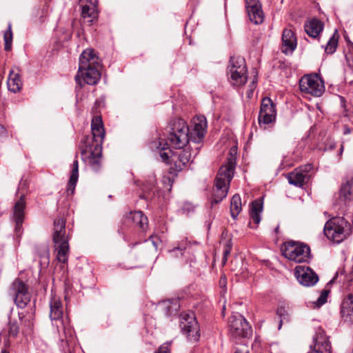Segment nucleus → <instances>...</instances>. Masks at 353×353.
<instances>
[{
    "label": "nucleus",
    "instance_id": "nucleus-5",
    "mask_svg": "<svg viewBox=\"0 0 353 353\" xmlns=\"http://www.w3.org/2000/svg\"><path fill=\"white\" fill-rule=\"evenodd\" d=\"M167 140L170 146L175 149L183 148L190 140L189 126L182 119L170 121L167 128Z\"/></svg>",
    "mask_w": 353,
    "mask_h": 353
},
{
    "label": "nucleus",
    "instance_id": "nucleus-47",
    "mask_svg": "<svg viewBox=\"0 0 353 353\" xmlns=\"http://www.w3.org/2000/svg\"><path fill=\"white\" fill-rule=\"evenodd\" d=\"M226 284V279L225 278H221V280H220V285L221 286H225Z\"/></svg>",
    "mask_w": 353,
    "mask_h": 353
},
{
    "label": "nucleus",
    "instance_id": "nucleus-9",
    "mask_svg": "<svg viewBox=\"0 0 353 353\" xmlns=\"http://www.w3.org/2000/svg\"><path fill=\"white\" fill-rule=\"evenodd\" d=\"M251 333L252 328L244 316L238 313L230 316L229 334L232 340L238 343L239 340L248 337Z\"/></svg>",
    "mask_w": 353,
    "mask_h": 353
},
{
    "label": "nucleus",
    "instance_id": "nucleus-14",
    "mask_svg": "<svg viewBox=\"0 0 353 353\" xmlns=\"http://www.w3.org/2000/svg\"><path fill=\"white\" fill-rule=\"evenodd\" d=\"M208 123L205 117L199 115L194 117L189 127L190 141L194 143H201L207 132Z\"/></svg>",
    "mask_w": 353,
    "mask_h": 353
},
{
    "label": "nucleus",
    "instance_id": "nucleus-1",
    "mask_svg": "<svg viewBox=\"0 0 353 353\" xmlns=\"http://www.w3.org/2000/svg\"><path fill=\"white\" fill-rule=\"evenodd\" d=\"M100 69L101 64L94 50H83L79 57V70L75 77L77 83L80 86L85 83L95 85L101 78Z\"/></svg>",
    "mask_w": 353,
    "mask_h": 353
},
{
    "label": "nucleus",
    "instance_id": "nucleus-8",
    "mask_svg": "<svg viewBox=\"0 0 353 353\" xmlns=\"http://www.w3.org/2000/svg\"><path fill=\"white\" fill-rule=\"evenodd\" d=\"M282 252L286 259L295 263H305L310 258L309 246L301 242L294 241L285 242Z\"/></svg>",
    "mask_w": 353,
    "mask_h": 353
},
{
    "label": "nucleus",
    "instance_id": "nucleus-4",
    "mask_svg": "<svg viewBox=\"0 0 353 353\" xmlns=\"http://www.w3.org/2000/svg\"><path fill=\"white\" fill-rule=\"evenodd\" d=\"M70 237L66 234L65 221L61 217H57L54 221V232L52 241L57 260L62 263H66L70 253Z\"/></svg>",
    "mask_w": 353,
    "mask_h": 353
},
{
    "label": "nucleus",
    "instance_id": "nucleus-23",
    "mask_svg": "<svg viewBox=\"0 0 353 353\" xmlns=\"http://www.w3.org/2000/svg\"><path fill=\"white\" fill-rule=\"evenodd\" d=\"M191 159V153L188 150H184L179 152L172 153L171 155V163L174 164L176 171L182 170Z\"/></svg>",
    "mask_w": 353,
    "mask_h": 353
},
{
    "label": "nucleus",
    "instance_id": "nucleus-49",
    "mask_svg": "<svg viewBox=\"0 0 353 353\" xmlns=\"http://www.w3.org/2000/svg\"><path fill=\"white\" fill-rule=\"evenodd\" d=\"M343 150V145H341V149H340V150H341V153L342 152Z\"/></svg>",
    "mask_w": 353,
    "mask_h": 353
},
{
    "label": "nucleus",
    "instance_id": "nucleus-50",
    "mask_svg": "<svg viewBox=\"0 0 353 353\" xmlns=\"http://www.w3.org/2000/svg\"><path fill=\"white\" fill-rule=\"evenodd\" d=\"M228 251H225V257L226 256V255L228 254Z\"/></svg>",
    "mask_w": 353,
    "mask_h": 353
},
{
    "label": "nucleus",
    "instance_id": "nucleus-16",
    "mask_svg": "<svg viewBox=\"0 0 353 353\" xmlns=\"http://www.w3.org/2000/svg\"><path fill=\"white\" fill-rule=\"evenodd\" d=\"M102 144L87 143L85 148L82 150V154L90 153L88 163L92 169L97 172L101 168V157L102 152Z\"/></svg>",
    "mask_w": 353,
    "mask_h": 353
},
{
    "label": "nucleus",
    "instance_id": "nucleus-2",
    "mask_svg": "<svg viewBox=\"0 0 353 353\" xmlns=\"http://www.w3.org/2000/svg\"><path fill=\"white\" fill-rule=\"evenodd\" d=\"M50 318L53 325H56L58 331H63L64 339L63 341L70 345L75 342L74 332L70 325V319L68 316H64V307L60 296L52 292L50 299Z\"/></svg>",
    "mask_w": 353,
    "mask_h": 353
},
{
    "label": "nucleus",
    "instance_id": "nucleus-29",
    "mask_svg": "<svg viewBox=\"0 0 353 353\" xmlns=\"http://www.w3.org/2000/svg\"><path fill=\"white\" fill-rule=\"evenodd\" d=\"M263 210V203L260 200H255L252 203L250 210V216L255 224L261 221V213Z\"/></svg>",
    "mask_w": 353,
    "mask_h": 353
},
{
    "label": "nucleus",
    "instance_id": "nucleus-26",
    "mask_svg": "<svg viewBox=\"0 0 353 353\" xmlns=\"http://www.w3.org/2000/svg\"><path fill=\"white\" fill-rule=\"evenodd\" d=\"M304 28L308 36L316 38L323 30V23L317 19H312L305 23Z\"/></svg>",
    "mask_w": 353,
    "mask_h": 353
},
{
    "label": "nucleus",
    "instance_id": "nucleus-19",
    "mask_svg": "<svg viewBox=\"0 0 353 353\" xmlns=\"http://www.w3.org/2000/svg\"><path fill=\"white\" fill-rule=\"evenodd\" d=\"M311 350L321 351L330 353L331 345L327 337L325 334V332L319 327L313 336V345H311Z\"/></svg>",
    "mask_w": 353,
    "mask_h": 353
},
{
    "label": "nucleus",
    "instance_id": "nucleus-45",
    "mask_svg": "<svg viewBox=\"0 0 353 353\" xmlns=\"http://www.w3.org/2000/svg\"><path fill=\"white\" fill-rule=\"evenodd\" d=\"M154 187V182L152 181L151 185H150V186L149 188H146V187L144 188V190H145V191H151Z\"/></svg>",
    "mask_w": 353,
    "mask_h": 353
},
{
    "label": "nucleus",
    "instance_id": "nucleus-43",
    "mask_svg": "<svg viewBox=\"0 0 353 353\" xmlns=\"http://www.w3.org/2000/svg\"><path fill=\"white\" fill-rule=\"evenodd\" d=\"M41 257L43 259L46 260L47 262H48L49 251H48V250L46 248H44L43 253L42 256H41Z\"/></svg>",
    "mask_w": 353,
    "mask_h": 353
},
{
    "label": "nucleus",
    "instance_id": "nucleus-39",
    "mask_svg": "<svg viewBox=\"0 0 353 353\" xmlns=\"http://www.w3.org/2000/svg\"><path fill=\"white\" fill-rule=\"evenodd\" d=\"M245 4L247 12H248L249 10L250 9L253 10L254 8H256L258 6H261L259 0H245Z\"/></svg>",
    "mask_w": 353,
    "mask_h": 353
},
{
    "label": "nucleus",
    "instance_id": "nucleus-17",
    "mask_svg": "<svg viewBox=\"0 0 353 353\" xmlns=\"http://www.w3.org/2000/svg\"><path fill=\"white\" fill-rule=\"evenodd\" d=\"M92 133V137L90 138L87 137L85 138L84 141L85 143H90L91 141L92 143L94 144H102L104 137H105V131L103 127L102 119L101 117L96 116L92 120L91 123Z\"/></svg>",
    "mask_w": 353,
    "mask_h": 353
},
{
    "label": "nucleus",
    "instance_id": "nucleus-11",
    "mask_svg": "<svg viewBox=\"0 0 353 353\" xmlns=\"http://www.w3.org/2000/svg\"><path fill=\"white\" fill-rule=\"evenodd\" d=\"M299 88L302 92L314 97H320L324 92V85L317 75H305L299 81Z\"/></svg>",
    "mask_w": 353,
    "mask_h": 353
},
{
    "label": "nucleus",
    "instance_id": "nucleus-15",
    "mask_svg": "<svg viewBox=\"0 0 353 353\" xmlns=\"http://www.w3.org/2000/svg\"><path fill=\"white\" fill-rule=\"evenodd\" d=\"M294 274L298 281L304 286H312L319 281L317 274L307 266H296Z\"/></svg>",
    "mask_w": 353,
    "mask_h": 353
},
{
    "label": "nucleus",
    "instance_id": "nucleus-10",
    "mask_svg": "<svg viewBox=\"0 0 353 353\" xmlns=\"http://www.w3.org/2000/svg\"><path fill=\"white\" fill-rule=\"evenodd\" d=\"M180 327L183 334L191 341H198L200 338L199 325L192 312L182 314Z\"/></svg>",
    "mask_w": 353,
    "mask_h": 353
},
{
    "label": "nucleus",
    "instance_id": "nucleus-34",
    "mask_svg": "<svg viewBox=\"0 0 353 353\" xmlns=\"http://www.w3.org/2000/svg\"><path fill=\"white\" fill-rule=\"evenodd\" d=\"M339 38V36L338 34L337 30H335L334 34L327 42V44L325 46H323V48H325V52L327 54H333L336 51L338 46Z\"/></svg>",
    "mask_w": 353,
    "mask_h": 353
},
{
    "label": "nucleus",
    "instance_id": "nucleus-31",
    "mask_svg": "<svg viewBox=\"0 0 353 353\" xmlns=\"http://www.w3.org/2000/svg\"><path fill=\"white\" fill-rule=\"evenodd\" d=\"M340 198L345 201H353V181H347L341 186Z\"/></svg>",
    "mask_w": 353,
    "mask_h": 353
},
{
    "label": "nucleus",
    "instance_id": "nucleus-13",
    "mask_svg": "<svg viewBox=\"0 0 353 353\" xmlns=\"http://www.w3.org/2000/svg\"><path fill=\"white\" fill-rule=\"evenodd\" d=\"M276 110L275 104L268 97L262 99L261 109L259 114V123L261 126L270 125L275 122Z\"/></svg>",
    "mask_w": 353,
    "mask_h": 353
},
{
    "label": "nucleus",
    "instance_id": "nucleus-37",
    "mask_svg": "<svg viewBox=\"0 0 353 353\" xmlns=\"http://www.w3.org/2000/svg\"><path fill=\"white\" fill-rule=\"evenodd\" d=\"M329 291L323 290L321 291V294L316 301L309 302L307 306L315 309L319 308L327 302Z\"/></svg>",
    "mask_w": 353,
    "mask_h": 353
},
{
    "label": "nucleus",
    "instance_id": "nucleus-3",
    "mask_svg": "<svg viewBox=\"0 0 353 353\" xmlns=\"http://www.w3.org/2000/svg\"><path fill=\"white\" fill-rule=\"evenodd\" d=\"M235 167L236 157L230 152L227 162L220 168L216 177L212 193V203H218L226 197Z\"/></svg>",
    "mask_w": 353,
    "mask_h": 353
},
{
    "label": "nucleus",
    "instance_id": "nucleus-36",
    "mask_svg": "<svg viewBox=\"0 0 353 353\" xmlns=\"http://www.w3.org/2000/svg\"><path fill=\"white\" fill-rule=\"evenodd\" d=\"M276 314L280 318L279 330L281 328L283 321H289V307L286 304L281 303L279 305Z\"/></svg>",
    "mask_w": 353,
    "mask_h": 353
},
{
    "label": "nucleus",
    "instance_id": "nucleus-35",
    "mask_svg": "<svg viewBox=\"0 0 353 353\" xmlns=\"http://www.w3.org/2000/svg\"><path fill=\"white\" fill-rule=\"evenodd\" d=\"M250 20L254 24H259L263 21V12L261 9V6H258L253 10H249L248 12Z\"/></svg>",
    "mask_w": 353,
    "mask_h": 353
},
{
    "label": "nucleus",
    "instance_id": "nucleus-46",
    "mask_svg": "<svg viewBox=\"0 0 353 353\" xmlns=\"http://www.w3.org/2000/svg\"><path fill=\"white\" fill-rule=\"evenodd\" d=\"M351 132V129L347 126H345L344 128V134H348Z\"/></svg>",
    "mask_w": 353,
    "mask_h": 353
},
{
    "label": "nucleus",
    "instance_id": "nucleus-6",
    "mask_svg": "<svg viewBox=\"0 0 353 353\" xmlns=\"http://www.w3.org/2000/svg\"><path fill=\"white\" fill-rule=\"evenodd\" d=\"M323 232L329 240L339 243L350 234L351 227L343 217L336 216L325 223Z\"/></svg>",
    "mask_w": 353,
    "mask_h": 353
},
{
    "label": "nucleus",
    "instance_id": "nucleus-20",
    "mask_svg": "<svg viewBox=\"0 0 353 353\" xmlns=\"http://www.w3.org/2000/svg\"><path fill=\"white\" fill-rule=\"evenodd\" d=\"M81 7V16L89 23L97 17V0H79Z\"/></svg>",
    "mask_w": 353,
    "mask_h": 353
},
{
    "label": "nucleus",
    "instance_id": "nucleus-25",
    "mask_svg": "<svg viewBox=\"0 0 353 353\" xmlns=\"http://www.w3.org/2000/svg\"><path fill=\"white\" fill-rule=\"evenodd\" d=\"M341 313L345 321L353 323V294H348L343 300Z\"/></svg>",
    "mask_w": 353,
    "mask_h": 353
},
{
    "label": "nucleus",
    "instance_id": "nucleus-41",
    "mask_svg": "<svg viewBox=\"0 0 353 353\" xmlns=\"http://www.w3.org/2000/svg\"><path fill=\"white\" fill-rule=\"evenodd\" d=\"M6 137H8V131L3 125L0 124V141Z\"/></svg>",
    "mask_w": 353,
    "mask_h": 353
},
{
    "label": "nucleus",
    "instance_id": "nucleus-7",
    "mask_svg": "<svg viewBox=\"0 0 353 353\" xmlns=\"http://www.w3.org/2000/svg\"><path fill=\"white\" fill-rule=\"evenodd\" d=\"M227 73L229 81L233 86L239 87L244 85L248 79L245 59L241 57H231Z\"/></svg>",
    "mask_w": 353,
    "mask_h": 353
},
{
    "label": "nucleus",
    "instance_id": "nucleus-22",
    "mask_svg": "<svg viewBox=\"0 0 353 353\" xmlns=\"http://www.w3.org/2000/svg\"><path fill=\"white\" fill-rule=\"evenodd\" d=\"M311 168L312 165L308 164L289 173L287 176L289 183L298 187L303 186L307 176V173L310 172Z\"/></svg>",
    "mask_w": 353,
    "mask_h": 353
},
{
    "label": "nucleus",
    "instance_id": "nucleus-38",
    "mask_svg": "<svg viewBox=\"0 0 353 353\" xmlns=\"http://www.w3.org/2000/svg\"><path fill=\"white\" fill-rule=\"evenodd\" d=\"M3 39L5 41L4 49L6 51H9L12 48V32L11 30V25L8 26V30L4 32Z\"/></svg>",
    "mask_w": 353,
    "mask_h": 353
},
{
    "label": "nucleus",
    "instance_id": "nucleus-32",
    "mask_svg": "<svg viewBox=\"0 0 353 353\" xmlns=\"http://www.w3.org/2000/svg\"><path fill=\"white\" fill-rule=\"evenodd\" d=\"M132 221L139 228L145 230L148 227V218L141 211H136L130 214Z\"/></svg>",
    "mask_w": 353,
    "mask_h": 353
},
{
    "label": "nucleus",
    "instance_id": "nucleus-27",
    "mask_svg": "<svg viewBox=\"0 0 353 353\" xmlns=\"http://www.w3.org/2000/svg\"><path fill=\"white\" fill-rule=\"evenodd\" d=\"M168 147H170V143L168 141H165V139L161 137L159 139L158 142H153L152 145V148H156L157 149L160 150L159 155L163 161L166 163L169 162L170 158L171 159V156L170 155L171 150L168 149ZM170 161L171 162V160Z\"/></svg>",
    "mask_w": 353,
    "mask_h": 353
},
{
    "label": "nucleus",
    "instance_id": "nucleus-28",
    "mask_svg": "<svg viewBox=\"0 0 353 353\" xmlns=\"http://www.w3.org/2000/svg\"><path fill=\"white\" fill-rule=\"evenodd\" d=\"M8 90L14 93L19 92L22 87V82L19 74L13 70L10 72V74L7 81Z\"/></svg>",
    "mask_w": 353,
    "mask_h": 353
},
{
    "label": "nucleus",
    "instance_id": "nucleus-44",
    "mask_svg": "<svg viewBox=\"0 0 353 353\" xmlns=\"http://www.w3.org/2000/svg\"><path fill=\"white\" fill-rule=\"evenodd\" d=\"M193 209H194V207L190 203H185L183 208V210H187L188 212L193 210Z\"/></svg>",
    "mask_w": 353,
    "mask_h": 353
},
{
    "label": "nucleus",
    "instance_id": "nucleus-33",
    "mask_svg": "<svg viewBox=\"0 0 353 353\" xmlns=\"http://www.w3.org/2000/svg\"><path fill=\"white\" fill-rule=\"evenodd\" d=\"M242 209L241 199L239 194L232 196L230 203V214L234 219H236Z\"/></svg>",
    "mask_w": 353,
    "mask_h": 353
},
{
    "label": "nucleus",
    "instance_id": "nucleus-18",
    "mask_svg": "<svg viewBox=\"0 0 353 353\" xmlns=\"http://www.w3.org/2000/svg\"><path fill=\"white\" fill-rule=\"evenodd\" d=\"M26 201L24 195L21 194L15 203L12 210V219L15 223V232L17 234H21L22 223L25 217Z\"/></svg>",
    "mask_w": 353,
    "mask_h": 353
},
{
    "label": "nucleus",
    "instance_id": "nucleus-40",
    "mask_svg": "<svg viewBox=\"0 0 353 353\" xmlns=\"http://www.w3.org/2000/svg\"><path fill=\"white\" fill-rule=\"evenodd\" d=\"M150 239L152 241L153 245L157 249L159 244L161 243V240L155 235L150 236Z\"/></svg>",
    "mask_w": 353,
    "mask_h": 353
},
{
    "label": "nucleus",
    "instance_id": "nucleus-12",
    "mask_svg": "<svg viewBox=\"0 0 353 353\" xmlns=\"http://www.w3.org/2000/svg\"><path fill=\"white\" fill-rule=\"evenodd\" d=\"M9 295L12 296L15 304L21 308L26 307L30 301L28 287L19 279L15 280L10 285Z\"/></svg>",
    "mask_w": 353,
    "mask_h": 353
},
{
    "label": "nucleus",
    "instance_id": "nucleus-48",
    "mask_svg": "<svg viewBox=\"0 0 353 353\" xmlns=\"http://www.w3.org/2000/svg\"><path fill=\"white\" fill-rule=\"evenodd\" d=\"M178 250H180L181 252V250L179 248H176L173 249L172 252H174L178 251Z\"/></svg>",
    "mask_w": 353,
    "mask_h": 353
},
{
    "label": "nucleus",
    "instance_id": "nucleus-24",
    "mask_svg": "<svg viewBox=\"0 0 353 353\" xmlns=\"http://www.w3.org/2000/svg\"><path fill=\"white\" fill-rule=\"evenodd\" d=\"M282 52L285 54L292 53L296 47V39L294 32L290 29H285L282 35Z\"/></svg>",
    "mask_w": 353,
    "mask_h": 353
},
{
    "label": "nucleus",
    "instance_id": "nucleus-21",
    "mask_svg": "<svg viewBox=\"0 0 353 353\" xmlns=\"http://www.w3.org/2000/svg\"><path fill=\"white\" fill-rule=\"evenodd\" d=\"M19 327L17 322L10 321L6 327L3 328L0 333L1 339L3 341L6 348L2 349L1 353H9L7 347L10 345V338H14L19 333Z\"/></svg>",
    "mask_w": 353,
    "mask_h": 353
},
{
    "label": "nucleus",
    "instance_id": "nucleus-30",
    "mask_svg": "<svg viewBox=\"0 0 353 353\" xmlns=\"http://www.w3.org/2000/svg\"><path fill=\"white\" fill-rule=\"evenodd\" d=\"M79 178V164L78 161L74 160L72 165V170L70 179L68 181V192H70L71 194L74 192L76 184Z\"/></svg>",
    "mask_w": 353,
    "mask_h": 353
},
{
    "label": "nucleus",
    "instance_id": "nucleus-42",
    "mask_svg": "<svg viewBox=\"0 0 353 353\" xmlns=\"http://www.w3.org/2000/svg\"><path fill=\"white\" fill-rule=\"evenodd\" d=\"M157 353H170L168 345H161Z\"/></svg>",
    "mask_w": 353,
    "mask_h": 353
}]
</instances>
